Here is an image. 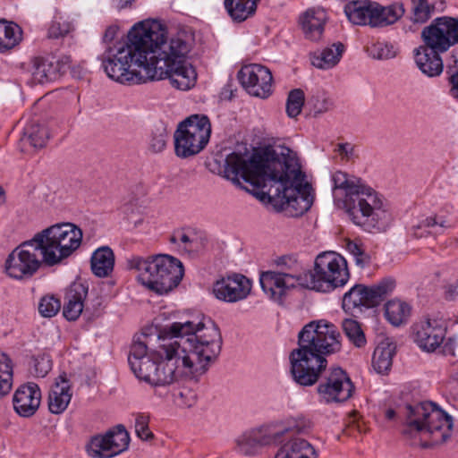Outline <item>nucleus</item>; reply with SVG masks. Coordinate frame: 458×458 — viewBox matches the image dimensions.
<instances>
[{"label":"nucleus","mask_w":458,"mask_h":458,"mask_svg":"<svg viewBox=\"0 0 458 458\" xmlns=\"http://www.w3.org/2000/svg\"><path fill=\"white\" fill-rule=\"evenodd\" d=\"M142 338L131 344L128 362L139 379L153 386H167L184 376L204 374L222 348L220 330L211 320L165 326L153 351H148L147 336Z\"/></svg>","instance_id":"f257e3e1"},{"label":"nucleus","mask_w":458,"mask_h":458,"mask_svg":"<svg viewBox=\"0 0 458 458\" xmlns=\"http://www.w3.org/2000/svg\"><path fill=\"white\" fill-rule=\"evenodd\" d=\"M224 175L235 185L242 178L261 188L271 201L293 209V216L304 214L313 204L311 185L304 182L293 151L284 146L254 153L249 159L233 152L225 158Z\"/></svg>","instance_id":"f03ea898"},{"label":"nucleus","mask_w":458,"mask_h":458,"mask_svg":"<svg viewBox=\"0 0 458 458\" xmlns=\"http://www.w3.org/2000/svg\"><path fill=\"white\" fill-rule=\"evenodd\" d=\"M82 238L81 229L72 223L48 226L8 255L5 272L14 279L30 278L42 263L53 267L71 257L80 248Z\"/></svg>","instance_id":"7ed1b4c3"},{"label":"nucleus","mask_w":458,"mask_h":458,"mask_svg":"<svg viewBox=\"0 0 458 458\" xmlns=\"http://www.w3.org/2000/svg\"><path fill=\"white\" fill-rule=\"evenodd\" d=\"M164 26L153 20L140 21L128 33V40L109 47L102 55V67L106 75L122 84L148 81L156 42L161 40Z\"/></svg>","instance_id":"20e7f679"},{"label":"nucleus","mask_w":458,"mask_h":458,"mask_svg":"<svg viewBox=\"0 0 458 458\" xmlns=\"http://www.w3.org/2000/svg\"><path fill=\"white\" fill-rule=\"evenodd\" d=\"M337 327L325 320L311 321L298 335V348L290 353L293 380L303 386L315 385L327 366L324 357L341 350Z\"/></svg>","instance_id":"39448f33"},{"label":"nucleus","mask_w":458,"mask_h":458,"mask_svg":"<svg viewBox=\"0 0 458 458\" xmlns=\"http://www.w3.org/2000/svg\"><path fill=\"white\" fill-rule=\"evenodd\" d=\"M335 192L344 195V205L352 222L369 233L385 232L392 215L384 197L360 178L336 171L332 176Z\"/></svg>","instance_id":"423d86ee"},{"label":"nucleus","mask_w":458,"mask_h":458,"mask_svg":"<svg viewBox=\"0 0 458 458\" xmlns=\"http://www.w3.org/2000/svg\"><path fill=\"white\" fill-rule=\"evenodd\" d=\"M193 36L185 30L179 31L168 41L164 27L163 37L156 42V57L148 68V80L167 78L170 84L180 90H188L195 85L197 73L187 56L193 46Z\"/></svg>","instance_id":"0eeeda50"},{"label":"nucleus","mask_w":458,"mask_h":458,"mask_svg":"<svg viewBox=\"0 0 458 458\" xmlns=\"http://www.w3.org/2000/svg\"><path fill=\"white\" fill-rule=\"evenodd\" d=\"M403 437L414 446L433 447L445 443L452 435L453 419L432 402L405 407Z\"/></svg>","instance_id":"6e6552de"},{"label":"nucleus","mask_w":458,"mask_h":458,"mask_svg":"<svg viewBox=\"0 0 458 458\" xmlns=\"http://www.w3.org/2000/svg\"><path fill=\"white\" fill-rule=\"evenodd\" d=\"M130 269L138 272L139 282L158 294H165L176 287L182 279V262L169 255H157L144 259L135 256L127 261Z\"/></svg>","instance_id":"1a4fd4ad"},{"label":"nucleus","mask_w":458,"mask_h":458,"mask_svg":"<svg viewBox=\"0 0 458 458\" xmlns=\"http://www.w3.org/2000/svg\"><path fill=\"white\" fill-rule=\"evenodd\" d=\"M305 288L321 293H330L344 286L350 274L345 259L334 251L317 256L313 269L304 272Z\"/></svg>","instance_id":"9d476101"},{"label":"nucleus","mask_w":458,"mask_h":458,"mask_svg":"<svg viewBox=\"0 0 458 458\" xmlns=\"http://www.w3.org/2000/svg\"><path fill=\"white\" fill-rule=\"evenodd\" d=\"M211 123L207 115L192 114L181 123L174 133V152L187 158L202 151L209 141Z\"/></svg>","instance_id":"9b49d317"},{"label":"nucleus","mask_w":458,"mask_h":458,"mask_svg":"<svg viewBox=\"0 0 458 458\" xmlns=\"http://www.w3.org/2000/svg\"><path fill=\"white\" fill-rule=\"evenodd\" d=\"M280 270L262 272L259 283L264 293L274 301H282L287 292L296 286L305 288L301 264L291 257H283Z\"/></svg>","instance_id":"f8f14e48"},{"label":"nucleus","mask_w":458,"mask_h":458,"mask_svg":"<svg viewBox=\"0 0 458 458\" xmlns=\"http://www.w3.org/2000/svg\"><path fill=\"white\" fill-rule=\"evenodd\" d=\"M394 288V281L386 278L371 287L356 284L343 297L342 307L346 311H352L361 306L375 307L378 305Z\"/></svg>","instance_id":"ddd939ff"},{"label":"nucleus","mask_w":458,"mask_h":458,"mask_svg":"<svg viewBox=\"0 0 458 458\" xmlns=\"http://www.w3.org/2000/svg\"><path fill=\"white\" fill-rule=\"evenodd\" d=\"M353 391L352 380L341 368L332 369L317 387L319 400L325 403L346 402L352 397Z\"/></svg>","instance_id":"4468645a"},{"label":"nucleus","mask_w":458,"mask_h":458,"mask_svg":"<svg viewBox=\"0 0 458 458\" xmlns=\"http://www.w3.org/2000/svg\"><path fill=\"white\" fill-rule=\"evenodd\" d=\"M421 37L434 48L447 51L450 47L458 44V17L436 18L423 29Z\"/></svg>","instance_id":"2eb2a0df"},{"label":"nucleus","mask_w":458,"mask_h":458,"mask_svg":"<svg viewBox=\"0 0 458 458\" xmlns=\"http://www.w3.org/2000/svg\"><path fill=\"white\" fill-rule=\"evenodd\" d=\"M129 435L123 426L105 436L93 437L86 446L88 454L92 458H111L119 454L129 445Z\"/></svg>","instance_id":"dca6fc26"},{"label":"nucleus","mask_w":458,"mask_h":458,"mask_svg":"<svg viewBox=\"0 0 458 458\" xmlns=\"http://www.w3.org/2000/svg\"><path fill=\"white\" fill-rule=\"evenodd\" d=\"M237 78L242 86L252 96L265 98L272 92V73L261 64L243 65L238 72Z\"/></svg>","instance_id":"f3484780"},{"label":"nucleus","mask_w":458,"mask_h":458,"mask_svg":"<svg viewBox=\"0 0 458 458\" xmlns=\"http://www.w3.org/2000/svg\"><path fill=\"white\" fill-rule=\"evenodd\" d=\"M251 282L242 274H232L217 280L213 285L216 299L225 302H237L246 299L251 291Z\"/></svg>","instance_id":"a211bd4d"},{"label":"nucleus","mask_w":458,"mask_h":458,"mask_svg":"<svg viewBox=\"0 0 458 458\" xmlns=\"http://www.w3.org/2000/svg\"><path fill=\"white\" fill-rule=\"evenodd\" d=\"M412 334L415 343L420 349L434 352L445 337L446 326L441 319L427 318L412 327Z\"/></svg>","instance_id":"6ab92c4d"},{"label":"nucleus","mask_w":458,"mask_h":458,"mask_svg":"<svg viewBox=\"0 0 458 458\" xmlns=\"http://www.w3.org/2000/svg\"><path fill=\"white\" fill-rule=\"evenodd\" d=\"M40 401L41 392L35 383L21 385L13 398L15 411L22 417L32 416L38 409Z\"/></svg>","instance_id":"aec40b11"},{"label":"nucleus","mask_w":458,"mask_h":458,"mask_svg":"<svg viewBox=\"0 0 458 458\" xmlns=\"http://www.w3.org/2000/svg\"><path fill=\"white\" fill-rule=\"evenodd\" d=\"M425 46L415 49V61L420 70L429 77L439 75L443 71V61L439 55L445 50L434 48L427 40Z\"/></svg>","instance_id":"412c9836"},{"label":"nucleus","mask_w":458,"mask_h":458,"mask_svg":"<svg viewBox=\"0 0 458 458\" xmlns=\"http://www.w3.org/2000/svg\"><path fill=\"white\" fill-rule=\"evenodd\" d=\"M72 393L65 375H61L52 386L48 395V409L54 414L64 412L71 402Z\"/></svg>","instance_id":"4be33fe9"},{"label":"nucleus","mask_w":458,"mask_h":458,"mask_svg":"<svg viewBox=\"0 0 458 458\" xmlns=\"http://www.w3.org/2000/svg\"><path fill=\"white\" fill-rule=\"evenodd\" d=\"M275 458H318V453L306 439L292 437L280 446Z\"/></svg>","instance_id":"5701e85b"},{"label":"nucleus","mask_w":458,"mask_h":458,"mask_svg":"<svg viewBox=\"0 0 458 458\" xmlns=\"http://www.w3.org/2000/svg\"><path fill=\"white\" fill-rule=\"evenodd\" d=\"M327 13L322 9H309L301 17V25L306 38L318 41L324 32Z\"/></svg>","instance_id":"b1692460"},{"label":"nucleus","mask_w":458,"mask_h":458,"mask_svg":"<svg viewBox=\"0 0 458 458\" xmlns=\"http://www.w3.org/2000/svg\"><path fill=\"white\" fill-rule=\"evenodd\" d=\"M87 289L81 284L72 285L64 296L63 314L68 320H76L83 310Z\"/></svg>","instance_id":"393cba45"},{"label":"nucleus","mask_w":458,"mask_h":458,"mask_svg":"<svg viewBox=\"0 0 458 458\" xmlns=\"http://www.w3.org/2000/svg\"><path fill=\"white\" fill-rule=\"evenodd\" d=\"M344 13L348 20L355 25L372 27L373 2L369 0L349 2L344 6Z\"/></svg>","instance_id":"a878e982"},{"label":"nucleus","mask_w":458,"mask_h":458,"mask_svg":"<svg viewBox=\"0 0 458 458\" xmlns=\"http://www.w3.org/2000/svg\"><path fill=\"white\" fill-rule=\"evenodd\" d=\"M344 45L341 42L333 43L330 47H325L321 51H315L310 55L312 65L319 69H330L335 66L344 52Z\"/></svg>","instance_id":"bb28decb"},{"label":"nucleus","mask_w":458,"mask_h":458,"mask_svg":"<svg viewBox=\"0 0 458 458\" xmlns=\"http://www.w3.org/2000/svg\"><path fill=\"white\" fill-rule=\"evenodd\" d=\"M114 254L108 246L97 249L90 258L92 273L100 278L107 277L114 270Z\"/></svg>","instance_id":"cd10ccee"},{"label":"nucleus","mask_w":458,"mask_h":458,"mask_svg":"<svg viewBox=\"0 0 458 458\" xmlns=\"http://www.w3.org/2000/svg\"><path fill=\"white\" fill-rule=\"evenodd\" d=\"M404 14L403 4L382 6L373 2L372 27H385L395 23Z\"/></svg>","instance_id":"c85d7f7f"},{"label":"nucleus","mask_w":458,"mask_h":458,"mask_svg":"<svg viewBox=\"0 0 458 458\" xmlns=\"http://www.w3.org/2000/svg\"><path fill=\"white\" fill-rule=\"evenodd\" d=\"M48 139L49 132L47 128L44 124L31 121L24 128L20 142L22 146V151H24L27 146L35 149L44 148Z\"/></svg>","instance_id":"c756f323"},{"label":"nucleus","mask_w":458,"mask_h":458,"mask_svg":"<svg viewBox=\"0 0 458 458\" xmlns=\"http://www.w3.org/2000/svg\"><path fill=\"white\" fill-rule=\"evenodd\" d=\"M59 78V64L47 58L36 57L33 60L32 80L45 84Z\"/></svg>","instance_id":"7c9ffc66"},{"label":"nucleus","mask_w":458,"mask_h":458,"mask_svg":"<svg viewBox=\"0 0 458 458\" xmlns=\"http://www.w3.org/2000/svg\"><path fill=\"white\" fill-rule=\"evenodd\" d=\"M259 0H225L224 5L231 19L242 22L253 16Z\"/></svg>","instance_id":"2f4dec72"},{"label":"nucleus","mask_w":458,"mask_h":458,"mask_svg":"<svg viewBox=\"0 0 458 458\" xmlns=\"http://www.w3.org/2000/svg\"><path fill=\"white\" fill-rule=\"evenodd\" d=\"M172 243L178 244L186 253H195L204 247V239L193 230H178L170 237Z\"/></svg>","instance_id":"473e14b6"},{"label":"nucleus","mask_w":458,"mask_h":458,"mask_svg":"<svg viewBox=\"0 0 458 458\" xmlns=\"http://www.w3.org/2000/svg\"><path fill=\"white\" fill-rule=\"evenodd\" d=\"M21 29L14 22L0 20V52L4 53L20 44Z\"/></svg>","instance_id":"72a5a7b5"},{"label":"nucleus","mask_w":458,"mask_h":458,"mask_svg":"<svg viewBox=\"0 0 458 458\" xmlns=\"http://www.w3.org/2000/svg\"><path fill=\"white\" fill-rule=\"evenodd\" d=\"M395 353V345L392 343H381L378 344L373 353L372 366L379 374L387 373L393 362V357Z\"/></svg>","instance_id":"f704fd0d"},{"label":"nucleus","mask_w":458,"mask_h":458,"mask_svg":"<svg viewBox=\"0 0 458 458\" xmlns=\"http://www.w3.org/2000/svg\"><path fill=\"white\" fill-rule=\"evenodd\" d=\"M451 227V223L443 216H431L421 220L417 225H414L413 234L416 237H422L424 233L440 234L447 228Z\"/></svg>","instance_id":"c9c22d12"},{"label":"nucleus","mask_w":458,"mask_h":458,"mask_svg":"<svg viewBox=\"0 0 458 458\" xmlns=\"http://www.w3.org/2000/svg\"><path fill=\"white\" fill-rule=\"evenodd\" d=\"M249 431L259 449L267 445L277 444L282 440V431H280L277 423L264 425Z\"/></svg>","instance_id":"e433bc0d"},{"label":"nucleus","mask_w":458,"mask_h":458,"mask_svg":"<svg viewBox=\"0 0 458 458\" xmlns=\"http://www.w3.org/2000/svg\"><path fill=\"white\" fill-rule=\"evenodd\" d=\"M411 314V307L399 300L389 301L385 306V316L394 326L406 322Z\"/></svg>","instance_id":"4c0bfd02"},{"label":"nucleus","mask_w":458,"mask_h":458,"mask_svg":"<svg viewBox=\"0 0 458 458\" xmlns=\"http://www.w3.org/2000/svg\"><path fill=\"white\" fill-rule=\"evenodd\" d=\"M277 424L282 431V437L290 433L308 434L313 428L312 421L304 415L290 417Z\"/></svg>","instance_id":"58836bf2"},{"label":"nucleus","mask_w":458,"mask_h":458,"mask_svg":"<svg viewBox=\"0 0 458 458\" xmlns=\"http://www.w3.org/2000/svg\"><path fill=\"white\" fill-rule=\"evenodd\" d=\"M13 364L8 354L0 351V398L6 395L12 389Z\"/></svg>","instance_id":"ea45409f"},{"label":"nucleus","mask_w":458,"mask_h":458,"mask_svg":"<svg viewBox=\"0 0 458 458\" xmlns=\"http://www.w3.org/2000/svg\"><path fill=\"white\" fill-rule=\"evenodd\" d=\"M342 328L350 342L356 347L365 346L367 341L363 330L358 321L352 318H344L342 321Z\"/></svg>","instance_id":"a19ab883"},{"label":"nucleus","mask_w":458,"mask_h":458,"mask_svg":"<svg viewBox=\"0 0 458 458\" xmlns=\"http://www.w3.org/2000/svg\"><path fill=\"white\" fill-rule=\"evenodd\" d=\"M346 249L353 257L357 266L364 267L371 263L370 255L366 252L364 245L359 241H348Z\"/></svg>","instance_id":"79ce46f5"},{"label":"nucleus","mask_w":458,"mask_h":458,"mask_svg":"<svg viewBox=\"0 0 458 458\" xmlns=\"http://www.w3.org/2000/svg\"><path fill=\"white\" fill-rule=\"evenodd\" d=\"M235 451L241 454L251 456L258 454V447L250 431H246L235 439Z\"/></svg>","instance_id":"37998d69"},{"label":"nucleus","mask_w":458,"mask_h":458,"mask_svg":"<svg viewBox=\"0 0 458 458\" xmlns=\"http://www.w3.org/2000/svg\"><path fill=\"white\" fill-rule=\"evenodd\" d=\"M304 105V92L300 89L290 91L286 102V113L289 117L294 118L300 114Z\"/></svg>","instance_id":"c03bdc74"},{"label":"nucleus","mask_w":458,"mask_h":458,"mask_svg":"<svg viewBox=\"0 0 458 458\" xmlns=\"http://www.w3.org/2000/svg\"><path fill=\"white\" fill-rule=\"evenodd\" d=\"M61 309V301L54 295H46L40 299L38 303V312L42 317L52 318L57 314Z\"/></svg>","instance_id":"a18cd8bd"},{"label":"nucleus","mask_w":458,"mask_h":458,"mask_svg":"<svg viewBox=\"0 0 458 458\" xmlns=\"http://www.w3.org/2000/svg\"><path fill=\"white\" fill-rule=\"evenodd\" d=\"M431 15V7L427 0H414L411 20L417 23L426 22Z\"/></svg>","instance_id":"49530a36"},{"label":"nucleus","mask_w":458,"mask_h":458,"mask_svg":"<svg viewBox=\"0 0 458 458\" xmlns=\"http://www.w3.org/2000/svg\"><path fill=\"white\" fill-rule=\"evenodd\" d=\"M168 133L163 125L157 127L151 134L149 148L154 153L162 152L167 142Z\"/></svg>","instance_id":"de8ad7c7"},{"label":"nucleus","mask_w":458,"mask_h":458,"mask_svg":"<svg viewBox=\"0 0 458 458\" xmlns=\"http://www.w3.org/2000/svg\"><path fill=\"white\" fill-rule=\"evenodd\" d=\"M32 366L37 377H44L52 369V360L47 353H39L33 357Z\"/></svg>","instance_id":"09e8293b"},{"label":"nucleus","mask_w":458,"mask_h":458,"mask_svg":"<svg viewBox=\"0 0 458 458\" xmlns=\"http://www.w3.org/2000/svg\"><path fill=\"white\" fill-rule=\"evenodd\" d=\"M148 415L140 413L135 418V432L142 440H148L153 437L152 432L148 428Z\"/></svg>","instance_id":"8fccbe9b"},{"label":"nucleus","mask_w":458,"mask_h":458,"mask_svg":"<svg viewBox=\"0 0 458 458\" xmlns=\"http://www.w3.org/2000/svg\"><path fill=\"white\" fill-rule=\"evenodd\" d=\"M72 30V25L66 21H55L48 29V38H58L67 35Z\"/></svg>","instance_id":"3c124183"},{"label":"nucleus","mask_w":458,"mask_h":458,"mask_svg":"<svg viewBox=\"0 0 458 458\" xmlns=\"http://www.w3.org/2000/svg\"><path fill=\"white\" fill-rule=\"evenodd\" d=\"M333 106V102L330 98L323 97L322 99H318L314 105V111L316 114H322Z\"/></svg>","instance_id":"603ef678"},{"label":"nucleus","mask_w":458,"mask_h":458,"mask_svg":"<svg viewBox=\"0 0 458 458\" xmlns=\"http://www.w3.org/2000/svg\"><path fill=\"white\" fill-rule=\"evenodd\" d=\"M375 47L378 51V53L376 56L378 59H388L394 55L387 45L383 46L382 44L379 43V44L376 45Z\"/></svg>","instance_id":"864d4df0"},{"label":"nucleus","mask_w":458,"mask_h":458,"mask_svg":"<svg viewBox=\"0 0 458 458\" xmlns=\"http://www.w3.org/2000/svg\"><path fill=\"white\" fill-rule=\"evenodd\" d=\"M458 295V279L445 286V297L446 300H454Z\"/></svg>","instance_id":"5fc2aeb1"},{"label":"nucleus","mask_w":458,"mask_h":458,"mask_svg":"<svg viewBox=\"0 0 458 458\" xmlns=\"http://www.w3.org/2000/svg\"><path fill=\"white\" fill-rule=\"evenodd\" d=\"M118 30H119V28L117 25L108 26L104 33L103 41L106 43L112 42L114 39V38L116 37Z\"/></svg>","instance_id":"6e6d98bb"},{"label":"nucleus","mask_w":458,"mask_h":458,"mask_svg":"<svg viewBox=\"0 0 458 458\" xmlns=\"http://www.w3.org/2000/svg\"><path fill=\"white\" fill-rule=\"evenodd\" d=\"M337 151L342 157L349 159L352 156L353 148L349 143H341L337 146Z\"/></svg>","instance_id":"4d7b16f0"},{"label":"nucleus","mask_w":458,"mask_h":458,"mask_svg":"<svg viewBox=\"0 0 458 458\" xmlns=\"http://www.w3.org/2000/svg\"><path fill=\"white\" fill-rule=\"evenodd\" d=\"M118 9H123L131 4L134 0H112Z\"/></svg>","instance_id":"13d9d810"},{"label":"nucleus","mask_w":458,"mask_h":458,"mask_svg":"<svg viewBox=\"0 0 458 458\" xmlns=\"http://www.w3.org/2000/svg\"><path fill=\"white\" fill-rule=\"evenodd\" d=\"M386 418L389 420H392L395 418V411L393 409H388L386 411Z\"/></svg>","instance_id":"bf43d9fd"},{"label":"nucleus","mask_w":458,"mask_h":458,"mask_svg":"<svg viewBox=\"0 0 458 458\" xmlns=\"http://www.w3.org/2000/svg\"><path fill=\"white\" fill-rule=\"evenodd\" d=\"M4 201V191L3 188L0 186V205Z\"/></svg>","instance_id":"052dcab7"},{"label":"nucleus","mask_w":458,"mask_h":458,"mask_svg":"<svg viewBox=\"0 0 458 458\" xmlns=\"http://www.w3.org/2000/svg\"><path fill=\"white\" fill-rule=\"evenodd\" d=\"M184 395V393L183 392H181L180 393V396L182 397Z\"/></svg>","instance_id":"680f3d73"}]
</instances>
